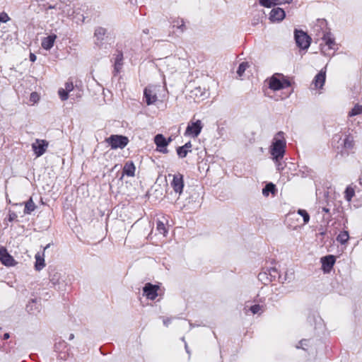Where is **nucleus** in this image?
<instances>
[{"label":"nucleus","instance_id":"1","mask_svg":"<svg viewBox=\"0 0 362 362\" xmlns=\"http://www.w3.org/2000/svg\"><path fill=\"white\" fill-rule=\"evenodd\" d=\"M286 139L284 133L278 132L273 138L270 147V153L273 159L276 161L281 160L285 153Z\"/></svg>","mask_w":362,"mask_h":362},{"label":"nucleus","instance_id":"2","mask_svg":"<svg viewBox=\"0 0 362 362\" xmlns=\"http://www.w3.org/2000/svg\"><path fill=\"white\" fill-rule=\"evenodd\" d=\"M165 90L160 86H148L144 91L145 102L147 105H156L159 101L162 102L165 95Z\"/></svg>","mask_w":362,"mask_h":362},{"label":"nucleus","instance_id":"3","mask_svg":"<svg viewBox=\"0 0 362 362\" xmlns=\"http://www.w3.org/2000/svg\"><path fill=\"white\" fill-rule=\"evenodd\" d=\"M269 88L273 91H278L291 86L290 81L282 74H275L267 80Z\"/></svg>","mask_w":362,"mask_h":362},{"label":"nucleus","instance_id":"4","mask_svg":"<svg viewBox=\"0 0 362 362\" xmlns=\"http://www.w3.org/2000/svg\"><path fill=\"white\" fill-rule=\"evenodd\" d=\"M322 41L320 46L322 54L332 55L337 49L333 35L330 33H326L322 37Z\"/></svg>","mask_w":362,"mask_h":362},{"label":"nucleus","instance_id":"5","mask_svg":"<svg viewBox=\"0 0 362 362\" xmlns=\"http://www.w3.org/2000/svg\"><path fill=\"white\" fill-rule=\"evenodd\" d=\"M169 178H172L170 186L173 188L175 200H177L182 193L184 188V180L183 175L180 173H176L174 175L169 174Z\"/></svg>","mask_w":362,"mask_h":362},{"label":"nucleus","instance_id":"6","mask_svg":"<svg viewBox=\"0 0 362 362\" xmlns=\"http://www.w3.org/2000/svg\"><path fill=\"white\" fill-rule=\"evenodd\" d=\"M204 124L200 119L191 120L185 129V136L197 138L201 133Z\"/></svg>","mask_w":362,"mask_h":362},{"label":"nucleus","instance_id":"7","mask_svg":"<svg viewBox=\"0 0 362 362\" xmlns=\"http://www.w3.org/2000/svg\"><path fill=\"white\" fill-rule=\"evenodd\" d=\"M105 141L113 149L124 148L129 142L128 138L122 135H112Z\"/></svg>","mask_w":362,"mask_h":362},{"label":"nucleus","instance_id":"8","mask_svg":"<svg viewBox=\"0 0 362 362\" xmlns=\"http://www.w3.org/2000/svg\"><path fill=\"white\" fill-rule=\"evenodd\" d=\"M295 40L297 46L302 49H307L310 45V37L302 30L295 31Z\"/></svg>","mask_w":362,"mask_h":362},{"label":"nucleus","instance_id":"9","mask_svg":"<svg viewBox=\"0 0 362 362\" xmlns=\"http://www.w3.org/2000/svg\"><path fill=\"white\" fill-rule=\"evenodd\" d=\"M48 146L49 143L46 140L38 139H35L32 144V148L35 156L40 157L42 156L47 151Z\"/></svg>","mask_w":362,"mask_h":362},{"label":"nucleus","instance_id":"10","mask_svg":"<svg viewBox=\"0 0 362 362\" xmlns=\"http://www.w3.org/2000/svg\"><path fill=\"white\" fill-rule=\"evenodd\" d=\"M0 262L6 267H13L17 264V262L4 247H0Z\"/></svg>","mask_w":362,"mask_h":362},{"label":"nucleus","instance_id":"11","mask_svg":"<svg viewBox=\"0 0 362 362\" xmlns=\"http://www.w3.org/2000/svg\"><path fill=\"white\" fill-rule=\"evenodd\" d=\"M159 286L150 283L146 284L143 288L144 295L150 300H154L158 296Z\"/></svg>","mask_w":362,"mask_h":362},{"label":"nucleus","instance_id":"12","mask_svg":"<svg viewBox=\"0 0 362 362\" xmlns=\"http://www.w3.org/2000/svg\"><path fill=\"white\" fill-rule=\"evenodd\" d=\"M154 143L156 145V150L163 153L168 152L167 149L168 142L166 138L161 134H158L154 137Z\"/></svg>","mask_w":362,"mask_h":362},{"label":"nucleus","instance_id":"13","mask_svg":"<svg viewBox=\"0 0 362 362\" xmlns=\"http://www.w3.org/2000/svg\"><path fill=\"white\" fill-rule=\"evenodd\" d=\"M335 257L333 255H327L321 258L322 269L325 273H329L335 263Z\"/></svg>","mask_w":362,"mask_h":362},{"label":"nucleus","instance_id":"14","mask_svg":"<svg viewBox=\"0 0 362 362\" xmlns=\"http://www.w3.org/2000/svg\"><path fill=\"white\" fill-rule=\"evenodd\" d=\"M326 78V67L322 69L314 78L312 86L315 89L322 88Z\"/></svg>","mask_w":362,"mask_h":362},{"label":"nucleus","instance_id":"15","mask_svg":"<svg viewBox=\"0 0 362 362\" xmlns=\"http://www.w3.org/2000/svg\"><path fill=\"white\" fill-rule=\"evenodd\" d=\"M285 11L281 8H273L269 15V19L273 21H281L285 18Z\"/></svg>","mask_w":362,"mask_h":362},{"label":"nucleus","instance_id":"16","mask_svg":"<svg viewBox=\"0 0 362 362\" xmlns=\"http://www.w3.org/2000/svg\"><path fill=\"white\" fill-rule=\"evenodd\" d=\"M136 171V167L132 161H127L124 167L121 180L123 179L124 175L128 177H134Z\"/></svg>","mask_w":362,"mask_h":362},{"label":"nucleus","instance_id":"17","mask_svg":"<svg viewBox=\"0 0 362 362\" xmlns=\"http://www.w3.org/2000/svg\"><path fill=\"white\" fill-rule=\"evenodd\" d=\"M106 35V30L103 28L99 27L95 30L94 38L95 43L97 45H100L105 39Z\"/></svg>","mask_w":362,"mask_h":362},{"label":"nucleus","instance_id":"18","mask_svg":"<svg viewBox=\"0 0 362 362\" xmlns=\"http://www.w3.org/2000/svg\"><path fill=\"white\" fill-rule=\"evenodd\" d=\"M56 38V35H51L44 37L41 42L42 47L46 50H49L53 47Z\"/></svg>","mask_w":362,"mask_h":362},{"label":"nucleus","instance_id":"19","mask_svg":"<svg viewBox=\"0 0 362 362\" xmlns=\"http://www.w3.org/2000/svg\"><path fill=\"white\" fill-rule=\"evenodd\" d=\"M35 269L37 271L42 270L45 267L44 254L37 252L35 255Z\"/></svg>","mask_w":362,"mask_h":362},{"label":"nucleus","instance_id":"20","mask_svg":"<svg viewBox=\"0 0 362 362\" xmlns=\"http://www.w3.org/2000/svg\"><path fill=\"white\" fill-rule=\"evenodd\" d=\"M191 148H192L191 142H187L184 146H180L177 149V155L180 158H185L187 156L188 152L191 151Z\"/></svg>","mask_w":362,"mask_h":362},{"label":"nucleus","instance_id":"21","mask_svg":"<svg viewBox=\"0 0 362 362\" xmlns=\"http://www.w3.org/2000/svg\"><path fill=\"white\" fill-rule=\"evenodd\" d=\"M342 145L345 149H352L354 146V137L351 135H345Z\"/></svg>","mask_w":362,"mask_h":362},{"label":"nucleus","instance_id":"22","mask_svg":"<svg viewBox=\"0 0 362 362\" xmlns=\"http://www.w3.org/2000/svg\"><path fill=\"white\" fill-rule=\"evenodd\" d=\"M35 208H36V206H35L33 199L30 198V199L25 204L24 213L26 214H29L31 212H33L35 209Z\"/></svg>","mask_w":362,"mask_h":362},{"label":"nucleus","instance_id":"23","mask_svg":"<svg viewBox=\"0 0 362 362\" xmlns=\"http://www.w3.org/2000/svg\"><path fill=\"white\" fill-rule=\"evenodd\" d=\"M349 239V235L346 230L341 232L337 237V240L342 245L346 244Z\"/></svg>","mask_w":362,"mask_h":362},{"label":"nucleus","instance_id":"24","mask_svg":"<svg viewBox=\"0 0 362 362\" xmlns=\"http://www.w3.org/2000/svg\"><path fill=\"white\" fill-rule=\"evenodd\" d=\"M362 114V105L356 104L354 107L349 112V117H354Z\"/></svg>","mask_w":362,"mask_h":362},{"label":"nucleus","instance_id":"25","mask_svg":"<svg viewBox=\"0 0 362 362\" xmlns=\"http://www.w3.org/2000/svg\"><path fill=\"white\" fill-rule=\"evenodd\" d=\"M355 195V191L354 189L349 186L346 187L345 192H344V197L347 202H351L353 197Z\"/></svg>","mask_w":362,"mask_h":362},{"label":"nucleus","instance_id":"26","mask_svg":"<svg viewBox=\"0 0 362 362\" xmlns=\"http://www.w3.org/2000/svg\"><path fill=\"white\" fill-rule=\"evenodd\" d=\"M156 230L160 234H162L163 236H165L168 233V230L166 229L164 223L162 222L161 221H157Z\"/></svg>","mask_w":362,"mask_h":362},{"label":"nucleus","instance_id":"27","mask_svg":"<svg viewBox=\"0 0 362 362\" xmlns=\"http://www.w3.org/2000/svg\"><path fill=\"white\" fill-rule=\"evenodd\" d=\"M275 190V186L272 183L267 184L265 187L262 189V194L264 196H269V192L274 193Z\"/></svg>","mask_w":362,"mask_h":362},{"label":"nucleus","instance_id":"28","mask_svg":"<svg viewBox=\"0 0 362 362\" xmlns=\"http://www.w3.org/2000/svg\"><path fill=\"white\" fill-rule=\"evenodd\" d=\"M249 67V64L247 62H243L239 65L238 69L237 71V74L240 78H241L245 70Z\"/></svg>","mask_w":362,"mask_h":362},{"label":"nucleus","instance_id":"29","mask_svg":"<svg viewBox=\"0 0 362 362\" xmlns=\"http://www.w3.org/2000/svg\"><path fill=\"white\" fill-rule=\"evenodd\" d=\"M249 310L252 314H261L263 312V307L259 305H254L250 306Z\"/></svg>","mask_w":362,"mask_h":362},{"label":"nucleus","instance_id":"30","mask_svg":"<svg viewBox=\"0 0 362 362\" xmlns=\"http://www.w3.org/2000/svg\"><path fill=\"white\" fill-rule=\"evenodd\" d=\"M276 0H259L260 4L267 8H270L274 5H276Z\"/></svg>","mask_w":362,"mask_h":362},{"label":"nucleus","instance_id":"31","mask_svg":"<svg viewBox=\"0 0 362 362\" xmlns=\"http://www.w3.org/2000/svg\"><path fill=\"white\" fill-rule=\"evenodd\" d=\"M298 214L303 218V221L305 224L309 222L310 216L305 209H298Z\"/></svg>","mask_w":362,"mask_h":362},{"label":"nucleus","instance_id":"32","mask_svg":"<svg viewBox=\"0 0 362 362\" xmlns=\"http://www.w3.org/2000/svg\"><path fill=\"white\" fill-rule=\"evenodd\" d=\"M198 93H200L199 96L202 98H206L207 95H208V93L206 92V89L205 88L202 89L201 87H198V88H195V90H194V95L196 96L198 95Z\"/></svg>","mask_w":362,"mask_h":362},{"label":"nucleus","instance_id":"33","mask_svg":"<svg viewBox=\"0 0 362 362\" xmlns=\"http://www.w3.org/2000/svg\"><path fill=\"white\" fill-rule=\"evenodd\" d=\"M59 95L62 100H66L69 98V93L64 88H60L58 91Z\"/></svg>","mask_w":362,"mask_h":362},{"label":"nucleus","instance_id":"34","mask_svg":"<svg viewBox=\"0 0 362 362\" xmlns=\"http://www.w3.org/2000/svg\"><path fill=\"white\" fill-rule=\"evenodd\" d=\"M294 277V270L293 269H288L286 272L285 274V280L286 281H291Z\"/></svg>","mask_w":362,"mask_h":362},{"label":"nucleus","instance_id":"35","mask_svg":"<svg viewBox=\"0 0 362 362\" xmlns=\"http://www.w3.org/2000/svg\"><path fill=\"white\" fill-rule=\"evenodd\" d=\"M40 100V96L36 92H33L30 95V102L36 103Z\"/></svg>","mask_w":362,"mask_h":362},{"label":"nucleus","instance_id":"36","mask_svg":"<svg viewBox=\"0 0 362 362\" xmlns=\"http://www.w3.org/2000/svg\"><path fill=\"white\" fill-rule=\"evenodd\" d=\"M64 89L68 92L70 93L74 89V84L71 82H67L65 83V88Z\"/></svg>","mask_w":362,"mask_h":362},{"label":"nucleus","instance_id":"37","mask_svg":"<svg viewBox=\"0 0 362 362\" xmlns=\"http://www.w3.org/2000/svg\"><path fill=\"white\" fill-rule=\"evenodd\" d=\"M120 59H117L115 64V69L117 70V71H119V69L122 66V63L120 62Z\"/></svg>","mask_w":362,"mask_h":362},{"label":"nucleus","instance_id":"38","mask_svg":"<svg viewBox=\"0 0 362 362\" xmlns=\"http://www.w3.org/2000/svg\"><path fill=\"white\" fill-rule=\"evenodd\" d=\"M276 5L278 4H288L290 3L292 0H276Z\"/></svg>","mask_w":362,"mask_h":362},{"label":"nucleus","instance_id":"39","mask_svg":"<svg viewBox=\"0 0 362 362\" xmlns=\"http://www.w3.org/2000/svg\"><path fill=\"white\" fill-rule=\"evenodd\" d=\"M174 27L177 26L178 28H180L182 31L183 30L182 27L184 26V23L181 21L180 24V22H177V24H174Z\"/></svg>","mask_w":362,"mask_h":362},{"label":"nucleus","instance_id":"40","mask_svg":"<svg viewBox=\"0 0 362 362\" xmlns=\"http://www.w3.org/2000/svg\"><path fill=\"white\" fill-rule=\"evenodd\" d=\"M37 59V57L35 56V54H34L33 53H30V60L33 62H35Z\"/></svg>","mask_w":362,"mask_h":362},{"label":"nucleus","instance_id":"41","mask_svg":"<svg viewBox=\"0 0 362 362\" xmlns=\"http://www.w3.org/2000/svg\"><path fill=\"white\" fill-rule=\"evenodd\" d=\"M305 342H307V341H306V340L301 341L300 342V347H301V348L305 349L303 346L304 345V344H305ZM297 348H298H298H300V346H297Z\"/></svg>","mask_w":362,"mask_h":362},{"label":"nucleus","instance_id":"42","mask_svg":"<svg viewBox=\"0 0 362 362\" xmlns=\"http://www.w3.org/2000/svg\"><path fill=\"white\" fill-rule=\"evenodd\" d=\"M170 322V319H165V320H163V323L166 326H168Z\"/></svg>","mask_w":362,"mask_h":362},{"label":"nucleus","instance_id":"43","mask_svg":"<svg viewBox=\"0 0 362 362\" xmlns=\"http://www.w3.org/2000/svg\"><path fill=\"white\" fill-rule=\"evenodd\" d=\"M16 216L15 214H10L9 220L12 221Z\"/></svg>","mask_w":362,"mask_h":362},{"label":"nucleus","instance_id":"44","mask_svg":"<svg viewBox=\"0 0 362 362\" xmlns=\"http://www.w3.org/2000/svg\"><path fill=\"white\" fill-rule=\"evenodd\" d=\"M166 141L168 142V145L172 141L171 137L166 139Z\"/></svg>","mask_w":362,"mask_h":362},{"label":"nucleus","instance_id":"45","mask_svg":"<svg viewBox=\"0 0 362 362\" xmlns=\"http://www.w3.org/2000/svg\"><path fill=\"white\" fill-rule=\"evenodd\" d=\"M289 95H290V94H286V95H285L284 96L281 97V100L286 99V98H287L289 96Z\"/></svg>","mask_w":362,"mask_h":362},{"label":"nucleus","instance_id":"46","mask_svg":"<svg viewBox=\"0 0 362 362\" xmlns=\"http://www.w3.org/2000/svg\"><path fill=\"white\" fill-rule=\"evenodd\" d=\"M322 211H325V212H326V213H328V212L329 211V209H327V208H323V209H322Z\"/></svg>","mask_w":362,"mask_h":362},{"label":"nucleus","instance_id":"47","mask_svg":"<svg viewBox=\"0 0 362 362\" xmlns=\"http://www.w3.org/2000/svg\"><path fill=\"white\" fill-rule=\"evenodd\" d=\"M8 337H9V334H7V333L4 334V339H8Z\"/></svg>","mask_w":362,"mask_h":362},{"label":"nucleus","instance_id":"48","mask_svg":"<svg viewBox=\"0 0 362 362\" xmlns=\"http://www.w3.org/2000/svg\"><path fill=\"white\" fill-rule=\"evenodd\" d=\"M192 197H194V198L197 199L198 197V195L196 193H194V195H192Z\"/></svg>","mask_w":362,"mask_h":362},{"label":"nucleus","instance_id":"49","mask_svg":"<svg viewBox=\"0 0 362 362\" xmlns=\"http://www.w3.org/2000/svg\"><path fill=\"white\" fill-rule=\"evenodd\" d=\"M74 337L73 334L70 336V339H72Z\"/></svg>","mask_w":362,"mask_h":362},{"label":"nucleus","instance_id":"50","mask_svg":"<svg viewBox=\"0 0 362 362\" xmlns=\"http://www.w3.org/2000/svg\"><path fill=\"white\" fill-rule=\"evenodd\" d=\"M185 349H187V351L188 352V351H187V345H185Z\"/></svg>","mask_w":362,"mask_h":362}]
</instances>
